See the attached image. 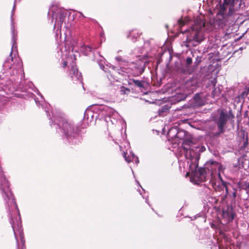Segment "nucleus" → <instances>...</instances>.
I'll return each instance as SVG.
<instances>
[{
    "label": "nucleus",
    "instance_id": "f257e3e1",
    "mask_svg": "<svg viewBox=\"0 0 249 249\" xmlns=\"http://www.w3.org/2000/svg\"><path fill=\"white\" fill-rule=\"evenodd\" d=\"M182 148L186 158L189 160L188 161L189 171L187 174H190L191 181L196 184H199L209 180L215 191L220 193L225 191L224 196L221 197V201L224 203L228 194V190L226 182L223 181L219 174L221 165L217 162L213 161L207 171L204 168H197L200 153L204 151L205 148L195 144L191 140H184Z\"/></svg>",
    "mask_w": 249,
    "mask_h": 249
},
{
    "label": "nucleus",
    "instance_id": "f03ea898",
    "mask_svg": "<svg viewBox=\"0 0 249 249\" xmlns=\"http://www.w3.org/2000/svg\"><path fill=\"white\" fill-rule=\"evenodd\" d=\"M245 6L243 0H224L219 13L225 22L231 24L236 22L241 9Z\"/></svg>",
    "mask_w": 249,
    "mask_h": 249
},
{
    "label": "nucleus",
    "instance_id": "7ed1b4c3",
    "mask_svg": "<svg viewBox=\"0 0 249 249\" xmlns=\"http://www.w3.org/2000/svg\"><path fill=\"white\" fill-rule=\"evenodd\" d=\"M54 122L59 127H62L63 133L67 138H75L77 136V129L75 128L74 125L72 123H69L66 120L62 118H60L58 123L57 119H54Z\"/></svg>",
    "mask_w": 249,
    "mask_h": 249
},
{
    "label": "nucleus",
    "instance_id": "20e7f679",
    "mask_svg": "<svg viewBox=\"0 0 249 249\" xmlns=\"http://www.w3.org/2000/svg\"><path fill=\"white\" fill-rule=\"evenodd\" d=\"M12 50L10 53V56H11V59L9 60H6L5 61V63L3 64V67L6 69H13L12 73L13 74L15 73H17L18 71L21 69L22 68V62L20 59L18 57H17L15 55L14 57L12 56Z\"/></svg>",
    "mask_w": 249,
    "mask_h": 249
},
{
    "label": "nucleus",
    "instance_id": "39448f33",
    "mask_svg": "<svg viewBox=\"0 0 249 249\" xmlns=\"http://www.w3.org/2000/svg\"><path fill=\"white\" fill-rule=\"evenodd\" d=\"M14 233L15 237L17 241V246L18 248V236L20 238L21 242L22 244L21 249L24 248L25 240L23 237V233L21 225L20 217L18 218V220H16V222H15L12 218L10 222Z\"/></svg>",
    "mask_w": 249,
    "mask_h": 249
},
{
    "label": "nucleus",
    "instance_id": "423d86ee",
    "mask_svg": "<svg viewBox=\"0 0 249 249\" xmlns=\"http://www.w3.org/2000/svg\"><path fill=\"white\" fill-rule=\"evenodd\" d=\"M101 110L103 112L102 114L105 116V120L107 123L110 122L112 124L117 123L119 115L112 108L105 106L102 107Z\"/></svg>",
    "mask_w": 249,
    "mask_h": 249
},
{
    "label": "nucleus",
    "instance_id": "0eeeda50",
    "mask_svg": "<svg viewBox=\"0 0 249 249\" xmlns=\"http://www.w3.org/2000/svg\"><path fill=\"white\" fill-rule=\"evenodd\" d=\"M203 26L204 23L201 21H195V25L191 28L192 32L191 35L193 36V39L197 42L200 43L203 40V38L199 32Z\"/></svg>",
    "mask_w": 249,
    "mask_h": 249
},
{
    "label": "nucleus",
    "instance_id": "6e6552de",
    "mask_svg": "<svg viewBox=\"0 0 249 249\" xmlns=\"http://www.w3.org/2000/svg\"><path fill=\"white\" fill-rule=\"evenodd\" d=\"M221 216L220 223L222 224H227L232 221L235 216L232 208L227 206L226 208L223 209L222 211Z\"/></svg>",
    "mask_w": 249,
    "mask_h": 249
},
{
    "label": "nucleus",
    "instance_id": "1a4fd4ad",
    "mask_svg": "<svg viewBox=\"0 0 249 249\" xmlns=\"http://www.w3.org/2000/svg\"><path fill=\"white\" fill-rule=\"evenodd\" d=\"M228 119V115L223 111L220 113L219 116L216 120L217 125L219 133H222L224 132V126L226 125Z\"/></svg>",
    "mask_w": 249,
    "mask_h": 249
},
{
    "label": "nucleus",
    "instance_id": "9d476101",
    "mask_svg": "<svg viewBox=\"0 0 249 249\" xmlns=\"http://www.w3.org/2000/svg\"><path fill=\"white\" fill-rule=\"evenodd\" d=\"M68 73L69 75L74 82L80 81L82 83L81 74L79 72L78 69L74 63H72L71 65V68L69 69Z\"/></svg>",
    "mask_w": 249,
    "mask_h": 249
},
{
    "label": "nucleus",
    "instance_id": "9b49d317",
    "mask_svg": "<svg viewBox=\"0 0 249 249\" xmlns=\"http://www.w3.org/2000/svg\"><path fill=\"white\" fill-rule=\"evenodd\" d=\"M1 193L3 195V197H4V199L6 200L7 203H8V205H9L10 204L11 206L13 205L15 207V209H17L18 213H19L18 210V209L17 205L16 203L15 199L13 198V195H12L10 189L9 188V191L10 192V193L11 194L10 196H8L6 195V191H3L2 190H1ZM18 215H20V213H18Z\"/></svg>",
    "mask_w": 249,
    "mask_h": 249
},
{
    "label": "nucleus",
    "instance_id": "f8f14e48",
    "mask_svg": "<svg viewBox=\"0 0 249 249\" xmlns=\"http://www.w3.org/2000/svg\"><path fill=\"white\" fill-rule=\"evenodd\" d=\"M184 87L186 89V94L192 93L196 89V82L193 80L187 81L184 85Z\"/></svg>",
    "mask_w": 249,
    "mask_h": 249
},
{
    "label": "nucleus",
    "instance_id": "ddd939ff",
    "mask_svg": "<svg viewBox=\"0 0 249 249\" xmlns=\"http://www.w3.org/2000/svg\"><path fill=\"white\" fill-rule=\"evenodd\" d=\"M66 16L64 14L60 13L58 15V16L56 18L55 22L54 24V28L61 27V25L64 22Z\"/></svg>",
    "mask_w": 249,
    "mask_h": 249
},
{
    "label": "nucleus",
    "instance_id": "4468645a",
    "mask_svg": "<svg viewBox=\"0 0 249 249\" xmlns=\"http://www.w3.org/2000/svg\"><path fill=\"white\" fill-rule=\"evenodd\" d=\"M126 155L127 153H124V157L126 161L127 162H130L132 160H134L136 164L139 163V160L138 158L135 157L133 153L130 152L129 155H128L127 157L126 156Z\"/></svg>",
    "mask_w": 249,
    "mask_h": 249
},
{
    "label": "nucleus",
    "instance_id": "2eb2a0df",
    "mask_svg": "<svg viewBox=\"0 0 249 249\" xmlns=\"http://www.w3.org/2000/svg\"><path fill=\"white\" fill-rule=\"evenodd\" d=\"M194 99L196 105L198 106H202L204 105L203 101L199 95L197 94H196L194 97Z\"/></svg>",
    "mask_w": 249,
    "mask_h": 249
},
{
    "label": "nucleus",
    "instance_id": "dca6fc26",
    "mask_svg": "<svg viewBox=\"0 0 249 249\" xmlns=\"http://www.w3.org/2000/svg\"><path fill=\"white\" fill-rule=\"evenodd\" d=\"M132 82L131 84H134L138 87L142 88L143 87V82L142 81L136 80V79H131L130 80Z\"/></svg>",
    "mask_w": 249,
    "mask_h": 249
},
{
    "label": "nucleus",
    "instance_id": "f3484780",
    "mask_svg": "<svg viewBox=\"0 0 249 249\" xmlns=\"http://www.w3.org/2000/svg\"><path fill=\"white\" fill-rule=\"evenodd\" d=\"M92 49V48L90 46H84L82 48V51L85 55H87L89 52L91 51Z\"/></svg>",
    "mask_w": 249,
    "mask_h": 249
},
{
    "label": "nucleus",
    "instance_id": "a211bd4d",
    "mask_svg": "<svg viewBox=\"0 0 249 249\" xmlns=\"http://www.w3.org/2000/svg\"><path fill=\"white\" fill-rule=\"evenodd\" d=\"M120 92L121 94H127L130 92V89L124 87H122L120 89Z\"/></svg>",
    "mask_w": 249,
    "mask_h": 249
},
{
    "label": "nucleus",
    "instance_id": "6ab92c4d",
    "mask_svg": "<svg viewBox=\"0 0 249 249\" xmlns=\"http://www.w3.org/2000/svg\"><path fill=\"white\" fill-rule=\"evenodd\" d=\"M189 19L186 18L184 19H179L178 20V23L180 26H183L187 23L189 21Z\"/></svg>",
    "mask_w": 249,
    "mask_h": 249
},
{
    "label": "nucleus",
    "instance_id": "aec40b11",
    "mask_svg": "<svg viewBox=\"0 0 249 249\" xmlns=\"http://www.w3.org/2000/svg\"><path fill=\"white\" fill-rule=\"evenodd\" d=\"M115 59L118 61L120 64H123L126 63V61L121 56H117L115 57Z\"/></svg>",
    "mask_w": 249,
    "mask_h": 249
},
{
    "label": "nucleus",
    "instance_id": "412c9836",
    "mask_svg": "<svg viewBox=\"0 0 249 249\" xmlns=\"http://www.w3.org/2000/svg\"><path fill=\"white\" fill-rule=\"evenodd\" d=\"M192 63V58L190 57H188L186 59V64L187 65H190Z\"/></svg>",
    "mask_w": 249,
    "mask_h": 249
},
{
    "label": "nucleus",
    "instance_id": "4be33fe9",
    "mask_svg": "<svg viewBox=\"0 0 249 249\" xmlns=\"http://www.w3.org/2000/svg\"><path fill=\"white\" fill-rule=\"evenodd\" d=\"M234 117V115L231 113V111L229 112V114L228 115V119L233 118Z\"/></svg>",
    "mask_w": 249,
    "mask_h": 249
},
{
    "label": "nucleus",
    "instance_id": "5701e85b",
    "mask_svg": "<svg viewBox=\"0 0 249 249\" xmlns=\"http://www.w3.org/2000/svg\"><path fill=\"white\" fill-rule=\"evenodd\" d=\"M137 32V31H132L131 33H130V36H132L133 35H135V33Z\"/></svg>",
    "mask_w": 249,
    "mask_h": 249
},
{
    "label": "nucleus",
    "instance_id": "b1692460",
    "mask_svg": "<svg viewBox=\"0 0 249 249\" xmlns=\"http://www.w3.org/2000/svg\"><path fill=\"white\" fill-rule=\"evenodd\" d=\"M16 0H15L14 5V7H13V11H12V14H13L14 10V9H15V7H16Z\"/></svg>",
    "mask_w": 249,
    "mask_h": 249
},
{
    "label": "nucleus",
    "instance_id": "393cba45",
    "mask_svg": "<svg viewBox=\"0 0 249 249\" xmlns=\"http://www.w3.org/2000/svg\"><path fill=\"white\" fill-rule=\"evenodd\" d=\"M100 68H101L102 69H103L104 71H107V70H105V69H104L105 68V67H104L103 65H100Z\"/></svg>",
    "mask_w": 249,
    "mask_h": 249
},
{
    "label": "nucleus",
    "instance_id": "a878e982",
    "mask_svg": "<svg viewBox=\"0 0 249 249\" xmlns=\"http://www.w3.org/2000/svg\"><path fill=\"white\" fill-rule=\"evenodd\" d=\"M196 61H197V64H196V65H198V63H199V62L201 61V58H198V57H197V58H196Z\"/></svg>",
    "mask_w": 249,
    "mask_h": 249
},
{
    "label": "nucleus",
    "instance_id": "bb28decb",
    "mask_svg": "<svg viewBox=\"0 0 249 249\" xmlns=\"http://www.w3.org/2000/svg\"><path fill=\"white\" fill-rule=\"evenodd\" d=\"M67 62L64 61V63H63V67H65L67 66Z\"/></svg>",
    "mask_w": 249,
    "mask_h": 249
},
{
    "label": "nucleus",
    "instance_id": "cd10ccee",
    "mask_svg": "<svg viewBox=\"0 0 249 249\" xmlns=\"http://www.w3.org/2000/svg\"><path fill=\"white\" fill-rule=\"evenodd\" d=\"M181 71H182V72H183V73H186V71H185V70H183V69H181Z\"/></svg>",
    "mask_w": 249,
    "mask_h": 249
},
{
    "label": "nucleus",
    "instance_id": "c85d7f7f",
    "mask_svg": "<svg viewBox=\"0 0 249 249\" xmlns=\"http://www.w3.org/2000/svg\"><path fill=\"white\" fill-rule=\"evenodd\" d=\"M233 197H235V196H236V193L234 192L233 193Z\"/></svg>",
    "mask_w": 249,
    "mask_h": 249
},
{
    "label": "nucleus",
    "instance_id": "c756f323",
    "mask_svg": "<svg viewBox=\"0 0 249 249\" xmlns=\"http://www.w3.org/2000/svg\"><path fill=\"white\" fill-rule=\"evenodd\" d=\"M211 227H212L213 228H214V224H212V225H211Z\"/></svg>",
    "mask_w": 249,
    "mask_h": 249
},
{
    "label": "nucleus",
    "instance_id": "7c9ffc66",
    "mask_svg": "<svg viewBox=\"0 0 249 249\" xmlns=\"http://www.w3.org/2000/svg\"><path fill=\"white\" fill-rule=\"evenodd\" d=\"M137 36H139L140 34L138 33H137Z\"/></svg>",
    "mask_w": 249,
    "mask_h": 249
},
{
    "label": "nucleus",
    "instance_id": "2f4dec72",
    "mask_svg": "<svg viewBox=\"0 0 249 249\" xmlns=\"http://www.w3.org/2000/svg\"><path fill=\"white\" fill-rule=\"evenodd\" d=\"M90 114H91V117H92V116H93V115H92V112H90Z\"/></svg>",
    "mask_w": 249,
    "mask_h": 249
},
{
    "label": "nucleus",
    "instance_id": "473e14b6",
    "mask_svg": "<svg viewBox=\"0 0 249 249\" xmlns=\"http://www.w3.org/2000/svg\"><path fill=\"white\" fill-rule=\"evenodd\" d=\"M147 201H148V200L146 199V203H148Z\"/></svg>",
    "mask_w": 249,
    "mask_h": 249
},
{
    "label": "nucleus",
    "instance_id": "72a5a7b5",
    "mask_svg": "<svg viewBox=\"0 0 249 249\" xmlns=\"http://www.w3.org/2000/svg\"><path fill=\"white\" fill-rule=\"evenodd\" d=\"M174 129H170V132L173 130Z\"/></svg>",
    "mask_w": 249,
    "mask_h": 249
}]
</instances>
